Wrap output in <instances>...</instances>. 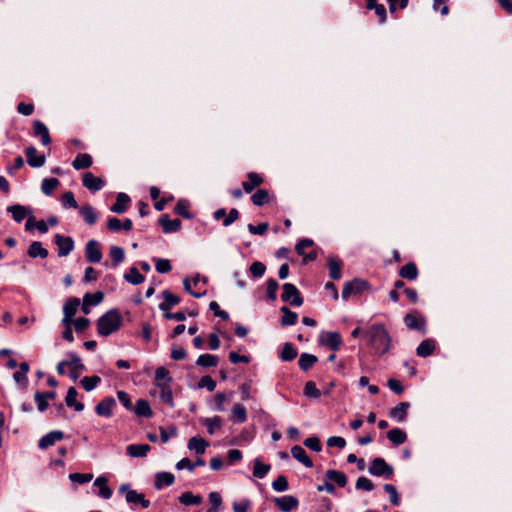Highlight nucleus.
<instances>
[{"mask_svg":"<svg viewBox=\"0 0 512 512\" xmlns=\"http://www.w3.org/2000/svg\"><path fill=\"white\" fill-rule=\"evenodd\" d=\"M27 255L30 258H41L45 259L48 257L49 253L46 248L43 247L42 243L39 241H34L30 244L27 250Z\"/></svg>","mask_w":512,"mask_h":512,"instance_id":"nucleus-17","label":"nucleus"},{"mask_svg":"<svg viewBox=\"0 0 512 512\" xmlns=\"http://www.w3.org/2000/svg\"><path fill=\"white\" fill-rule=\"evenodd\" d=\"M69 479L72 482H76L78 484L88 483L93 479V475L90 473L82 474V473H71L69 475Z\"/></svg>","mask_w":512,"mask_h":512,"instance_id":"nucleus-63","label":"nucleus"},{"mask_svg":"<svg viewBox=\"0 0 512 512\" xmlns=\"http://www.w3.org/2000/svg\"><path fill=\"white\" fill-rule=\"evenodd\" d=\"M132 411H134L137 416L146 418H150L153 415L149 402L144 399L137 400L136 406L135 408L133 407Z\"/></svg>","mask_w":512,"mask_h":512,"instance_id":"nucleus-28","label":"nucleus"},{"mask_svg":"<svg viewBox=\"0 0 512 512\" xmlns=\"http://www.w3.org/2000/svg\"><path fill=\"white\" fill-rule=\"evenodd\" d=\"M280 311L283 314L282 319H281V324L283 326L296 324L297 319H298V314L296 312L291 311L286 306H282L280 308Z\"/></svg>","mask_w":512,"mask_h":512,"instance_id":"nucleus-41","label":"nucleus"},{"mask_svg":"<svg viewBox=\"0 0 512 512\" xmlns=\"http://www.w3.org/2000/svg\"><path fill=\"white\" fill-rule=\"evenodd\" d=\"M387 438L395 445H400V444H403L406 439H407V436H406V433L399 429V428H394V429H391L388 433H387Z\"/></svg>","mask_w":512,"mask_h":512,"instance_id":"nucleus-42","label":"nucleus"},{"mask_svg":"<svg viewBox=\"0 0 512 512\" xmlns=\"http://www.w3.org/2000/svg\"><path fill=\"white\" fill-rule=\"evenodd\" d=\"M85 257L90 263H99L102 259V251L98 241L91 239L85 245Z\"/></svg>","mask_w":512,"mask_h":512,"instance_id":"nucleus-7","label":"nucleus"},{"mask_svg":"<svg viewBox=\"0 0 512 512\" xmlns=\"http://www.w3.org/2000/svg\"><path fill=\"white\" fill-rule=\"evenodd\" d=\"M281 299L284 302H289L290 305L295 307H299L303 304V298L301 297L299 290L291 283H285L283 285Z\"/></svg>","mask_w":512,"mask_h":512,"instance_id":"nucleus-4","label":"nucleus"},{"mask_svg":"<svg viewBox=\"0 0 512 512\" xmlns=\"http://www.w3.org/2000/svg\"><path fill=\"white\" fill-rule=\"evenodd\" d=\"M304 395L309 398L317 399L321 396V392L313 381H308L304 386Z\"/></svg>","mask_w":512,"mask_h":512,"instance_id":"nucleus-53","label":"nucleus"},{"mask_svg":"<svg viewBox=\"0 0 512 512\" xmlns=\"http://www.w3.org/2000/svg\"><path fill=\"white\" fill-rule=\"evenodd\" d=\"M179 501L186 506L199 505L202 503V497L200 495H193L191 492H184L179 497Z\"/></svg>","mask_w":512,"mask_h":512,"instance_id":"nucleus-49","label":"nucleus"},{"mask_svg":"<svg viewBox=\"0 0 512 512\" xmlns=\"http://www.w3.org/2000/svg\"><path fill=\"white\" fill-rule=\"evenodd\" d=\"M7 212L12 214L13 219L17 223H21L25 217L31 213V210L25 206L15 204L7 207Z\"/></svg>","mask_w":512,"mask_h":512,"instance_id":"nucleus-18","label":"nucleus"},{"mask_svg":"<svg viewBox=\"0 0 512 512\" xmlns=\"http://www.w3.org/2000/svg\"><path fill=\"white\" fill-rule=\"evenodd\" d=\"M108 479L105 476H99L94 481V486L99 488L98 496L103 499H109L112 496V490L107 486Z\"/></svg>","mask_w":512,"mask_h":512,"instance_id":"nucleus-26","label":"nucleus"},{"mask_svg":"<svg viewBox=\"0 0 512 512\" xmlns=\"http://www.w3.org/2000/svg\"><path fill=\"white\" fill-rule=\"evenodd\" d=\"M100 381L101 379L98 376H86L81 380V384L86 391H91L100 383Z\"/></svg>","mask_w":512,"mask_h":512,"instance_id":"nucleus-55","label":"nucleus"},{"mask_svg":"<svg viewBox=\"0 0 512 512\" xmlns=\"http://www.w3.org/2000/svg\"><path fill=\"white\" fill-rule=\"evenodd\" d=\"M270 468L269 464H263L259 458H256L254 460L253 476L262 479L268 474Z\"/></svg>","mask_w":512,"mask_h":512,"instance_id":"nucleus-45","label":"nucleus"},{"mask_svg":"<svg viewBox=\"0 0 512 512\" xmlns=\"http://www.w3.org/2000/svg\"><path fill=\"white\" fill-rule=\"evenodd\" d=\"M297 357V350L291 343H285L279 354V358L282 361H292Z\"/></svg>","mask_w":512,"mask_h":512,"instance_id":"nucleus-46","label":"nucleus"},{"mask_svg":"<svg viewBox=\"0 0 512 512\" xmlns=\"http://www.w3.org/2000/svg\"><path fill=\"white\" fill-rule=\"evenodd\" d=\"M160 439L162 443H166L169 441L171 437L177 435V429L174 426H170L168 428L160 427Z\"/></svg>","mask_w":512,"mask_h":512,"instance_id":"nucleus-60","label":"nucleus"},{"mask_svg":"<svg viewBox=\"0 0 512 512\" xmlns=\"http://www.w3.org/2000/svg\"><path fill=\"white\" fill-rule=\"evenodd\" d=\"M404 323L406 327L410 330H417L420 331L422 334H425V325L426 321L425 318L418 312V311H412L410 313H407L404 316Z\"/></svg>","mask_w":512,"mask_h":512,"instance_id":"nucleus-5","label":"nucleus"},{"mask_svg":"<svg viewBox=\"0 0 512 512\" xmlns=\"http://www.w3.org/2000/svg\"><path fill=\"white\" fill-rule=\"evenodd\" d=\"M83 298L85 304H89L90 306H96L103 301L104 294L101 291H97L95 293H86Z\"/></svg>","mask_w":512,"mask_h":512,"instance_id":"nucleus-52","label":"nucleus"},{"mask_svg":"<svg viewBox=\"0 0 512 512\" xmlns=\"http://www.w3.org/2000/svg\"><path fill=\"white\" fill-rule=\"evenodd\" d=\"M200 422L202 425L206 427L207 432L210 435H213L216 432V430L220 429L222 426V418L219 416L203 418L200 420Z\"/></svg>","mask_w":512,"mask_h":512,"instance_id":"nucleus-31","label":"nucleus"},{"mask_svg":"<svg viewBox=\"0 0 512 512\" xmlns=\"http://www.w3.org/2000/svg\"><path fill=\"white\" fill-rule=\"evenodd\" d=\"M92 157L87 153H79L74 161L72 162V166L76 170L86 169L92 165Z\"/></svg>","mask_w":512,"mask_h":512,"instance_id":"nucleus-32","label":"nucleus"},{"mask_svg":"<svg viewBox=\"0 0 512 512\" xmlns=\"http://www.w3.org/2000/svg\"><path fill=\"white\" fill-rule=\"evenodd\" d=\"M410 404L408 402H400L397 406L390 410L389 416L399 422L406 419Z\"/></svg>","mask_w":512,"mask_h":512,"instance_id":"nucleus-22","label":"nucleus"},{"mask_svg":"<svg viewBox=\"0 0 512 512\" xmlns=\"http://www.w3.org/2000/svg\"><path fill=\"white\" fill-rule=\"evenodd\" d=\"M267 297L269 300L271 301H275L276 300V292L279 288V284L278 282L273 279V278H270L267 280Z\"/></svg>","mask_w":512,"mask_h":512,"instance_id":"nucleus-59","label":"nucleus"},{"mask_svg":"<svg viewBox=\"0 0 512 512\" xmlns=\"http://www.w3.org/2000/svg\"><path fill=\"white\" fill-rule=\"evenodd\" d=\"M320 342L330 347L332 350L337 351L343 341L338 332H325L321 335Z\"/></svg>","mask_w":512,"mask_h":512,"instance_id":"nucleus-12","label":"nucleus"},{"mask_svg":"<svg viewBox=\"0 0 512 512\" xmlns=\"http://www.w3.org/2000/svg\"><path fill=\"white\" fill-rule=\"evenodd\" d=\"M355 488L357 490L372 491L374 489V484L370 479L361 476L357 479Z\"/></svg>","mask_w":512,"mask_h":512,"instance_id":"nucleus-58","label":"nucleus"},{"mask_svg":"<svg viewBox=\"0 0 512 512\" xmlns=\"http://www.w3.org/2000/svg\"><path fill=\"white\" fill-rule=\"evenodd\" d=\"M79 305H80V300L76 297H71L65 302V304L63 306V313L66 316L73 317L76 314Z\"/></svg>","mask_w":512,"mask_h":512,"instance_id":"nucleus-47","label":"nucleus"},{"mask_svg":"<svg viewBox=\"0 0 512 512\" xmlns=\"http://www.w3.org/2000/svg\"><path fill=\"white\" fill-rule=\"evenodd\" d=\"M115 406L116 400L113 397H107L96 405L95 412L99 416L108 418L112 416V410Z\"/></svg>","mask_w":512,"mask_h":512,"instance_id":"nucleus-13","label":"nucleus"},{"mask_svg":"<svg viewBox=\"0 0 512 512\" xmlns=\"http://www.w3.org/2000/svg\"><path fill=\"white\" fill-rule=\"evenodd\" d=\"M247 179V181L242 183V187L246 193H251L256 187L263 183V178L254 172L248 173Z\"/></svg>","mask_w":512,"mask_h":512,"instance_id":"nucleus-20","label":"nucleus"},{"mask_svg":"<svg viewBox=\"0 0 512 512\" xmlns=\"http://www.w3.org/2000/svg\"><path fill=\"white\" fill-rule=\"evenodd\" d=\"M33 132H34L35 136L41 137V142L43 145H49L51 143V138L49 135L48 128L41 121H39V120L34 121Z\"/></svg>","mask_w":512,"mask_h":512,"instance_id":"nucleus-16","label":"nucleus"},{"mask_svg":"<svg viewBox=\"0 0 512 512\" xmlns=\"http://www.w3.org/2000/svg\"><path fill=\"white\" fill-rule=\"evenodd\" d=\"M208 442L205 441L201 437H192L188 441V448L190 450H194L197 454H204L206 448L208 447Z\"/></svg>","mask_w":512,"mask_h":512,"instance_id":"nucleus-34","label":"nucleus"},{"mask_svg":"<svg viewBox=\"0 0 512 512\" xmlns=\"http://www.w3.org/2000/svg\"><path fill=\"white\" fill-rule=\"evenodd\" d=\"M148 444H131L127 446V454L131 457H144L150 451Z\"/></svg>","mask_w":512,"mask_h":512,"instance_id":"nucleus-33","label":"nucleus"},{"mask_svg":"<svg viewBox=\"0 0 512 512\" xmlns=\"http://www.w3.org/2000/svg\"><path fill=\"white\" fill-rule=\"evenodd\" d=\"M275 505L282 512H291L296 509L299 505L298 499L292 495H286L279 498H275Z\"/></svg>","mask_w":512,"mask_h":512,"instance_id":"nucleus-10","label":"nucleus"},{"mask_svg":"<svg viewBox=\"0 0 512 512\" xmlns=\"http://www.w3.org/2000/svg\"><path fill=\"white\" fill-rule=\"evenodd\" d=\"M269 200V193L266 189L257 190L252 196L251 201L256 206H262Z\"/></svg>","mask_w":512,"mask_h":512,"instance_id":"nucleus-51","label":"nucleus"},{"mask_svg":"<svg viewBox=\"0 0 512 512\" xmlns=\"http://www.w3.org/2000/svg\"><path fill=\"white\" fill-rule=\"evenodd\" d=\"M291 454L293 458L302 463L305 467L311 468L313 466L312 460L308 457L306 451L299 445H295L291 448Z\"/></svg>","mask_w":512,"mask_h":512,"instance_id":"nucleus-21","label":"nucleus"},{"mask_svg":"<svg viewBox=\"0 0 512 512\" xmlns=\"http://www.w3.org/2000/svg\"><path fill=\"white\" fill-rule=\"evenodd\" d=\"M124 279L133 285H139L145 280L144 276L136 267H131L129 272L124 275Z\"/></svg>","mask_w":512,"mask_h":512,"instance_id":"nucleus-44","label":"nucleus"},{"mask_svg":"<svg viewBox=\"0 0 512 512\" xmlns=\"http://www.w3.org/2000/svg\"><path fill=\"white\" fill-rule=\"evenodd\" d=\"M122 325V317L115 309L109 310L97 320V331L101 336H109L118 331Z\"/></svg>","mask_w":512,"mask_h":512,"instance_id":"nucleus-2","label":"nucleus"},{"mask_svg":"<svg viewBox=\"0 0 512 512\" xmlns=\"http://www.w3.org/2000/svg\"><path fill=\"white\" fill-rule=\"evenodd\" d=\"M120 493H125L126 501L130 504H139L144 494L138 493L136 490L130 489L128 484H122L119 487Z\"/></svg>","mask_w":512,"mask_h":512,"instance_id":"nucleus-24","label":"nucleus"},{"mask_svg":"<svg viewBox=\"0 0 512 512\" xmlns=\"http://www.w3.org/2000/svg\"><path fill=\"white\" fill-rule=\"evenodd\" d=\"M384 490L389 494L391 504L394 506H398L400 504V497L396 490V487L392 484H385Z\"/></svg>","mask_w":512,"mask_h":512,"instance_id":"nucleus-57","label":"nucleus"},{"mask_svg":"<svg viewBox=\"0 0 512 512\" xmlns=\"http://www.w3.org/2000/svg\"><path fill=\"white\" fill-rule=\"evenodd\" d=\"M64 434L62 431L54 430L44 435L38 443L40 449H46L55 444V442L62 440Z\"/></svg>","mask_w":512,"mask_h":512,"instance_id":"nucleus-14","label":"nucleus"},{"mask_svg":"<svg viewBox=\"0 0 512 512\" xmlns=\"http://www.w3.org/2000/svg\"><path fill=\"white\" fill-rule=\"evenodd\" d=\"M196 364L201 367H215L218 364V357L212 354H202L196 360Z\"/></svg>","mask_w":512,"mask_h":512,"instance_id":"nucleus-48","label":"nucleus"},{"mask_svg":"<svg viewBox=\"0 0 512 512\" xmlns=\"http://www.w3.org/2000/svg\"><path fill=\"white\" fill-rule=\"evenodd\" d=\"M159 224L162 226L163 232L166 234L177 232L181 227V221L179 219L171 220L167 214H163L160 217Z\"/></svg>","mask_w":512,"mask_h":512,"instance_id":"nucleus-15","label":"nucleus"},{"mask_svg":"<svg viewBox=\"0 0 512 512\" xmlns=\"http://www.w3.org/2000/svg\"><path fill=\"white\" fill-rule=\"evenodd\" d=\"M231 420L236 423H244L247 420V410L242 404H235L231 411Z\"/></svg>","mask_w":512,"mask_h":512,"instance_id":"nucleus-37","label":"nucleus"},{"mask_svg":"<svg viewBox=\"0 0 512 512\" xmlns=\"http://www.w3.org/2000/svg\"><path fill=\"white\" fill-rule=\"evenodd\" d=\"M393 467L386 463L383 458H374L368 468V472L377 477H384L390 479L393 475Z\"/></svg>","mask_w":512,"mask_h":512,"instance_id":"nucleus-3","label":"nucleus"},{"mask_svg":"<svg viewBox=\"0 0 512 512\" xmlns=\"http://www.w3.org/2000/svg\"><path fill=\"white\" fill-rule=\"evenodd\" d=\"M59 184L60 182L57 178H45L42 180L41 190L45 195H50Z\"/></svg>","mask_w":512,"mask_h":512,"instance_id":"nucleus-50","label":"nucleus"},{"mask_svg":"<svg viewBox=\"0 0 512 512\" xmlns=\"http://www.w3.org/2000/svg\"><path fill=\"white\" fill-rule=\"evenodd\" d=\"M249 270L254 277L259 278L264 275L266 267L262 262L255 261L251 264Z\"/></svg>","mask_w":512,"mask_h":512,"instance_id":"nucleus-64","label":"nucleus"},{"mask_svg":"<svg viewBox=\"0 0 512 512\" xmlns=\"http://www.w3.org/2000/svg\"><path fill=\"white\" fill-rule=\"evenodd\" d=\"M25 155L27 157V163L33 168L42 167L45 164L46 157L44 154H37V150L34 146H29L25 149Z\"/></svg>","mask_w":512,"mask_h":512,"instance_id":"nucleus-11","label":"nucleus"},{"mask_svg":"<svg viewBox=\"0 0 512 512\" xmlns=\"http://www.w3.org/2000/svg\"><path fill=\"white\" fill-rule=\"evenodd\" d=\"M162 296L164 298V302L160 303L159 304V309L161 311H168L170 310L173 306L179 304L180 302V298L174 294H172L170 291L168 290H164L162 292Z\"/></svg>","mask_w":512,"mask_h":512,"instance_id":"nucleus-23","label":"nucleus"},{"mask_svg":"<svg viewBox=\"0 0 512 512\" xmlns=\"http://www.w3.org/2000/svg\"><path fill=\"white\" fill-rule=\"evenodd\" d=\"M109 256L111 258L113 266L116 267L124 261V258H125L124 249L119 246H111L110 251H109Z\"/></svg>","mask_w":512,"mask_h":512,"instance_id":"nucleus-43","label":"nucleus"},{"mask_svg":"<svg viewBox=\"0 0 512 512\" xmlns=\"http://www.w3.org/2000/svg\"><path fill=\"white\" fill-rule=\"evenodd\" d=\"M198 388H206L208 391L212 392L216 388V382L209 375H205L199 380Z\"/></svg>","mask_w":512,"mask_h":512,"instance_id":"nucleus-62","label":"nucleus"},{"mask_svg":"<svg viewBox=\"0 0 512 512\" xmlns=\"http://www.w3.org/2000/svg\"><path fill=\"white\" fill-rule=\"evenodd\" d=\"M369 346L379 355L386 354L390 348L392 339L383 324H373L365 332Z\"/></svg>","mask_w":512,"mask_h":512,"instance_id":"nucleus-1","label":"nucleus"},{"mask_svg":"<svg viewBox=\"0 0 512 512\" xmlns=\"http://www.w3.org/2000/svg\"><path fill=\"white\" fill-rule=\"evenodd\" d=\"M325 476L327 480L335 482L339 487H345L347 484V477L341 471L329 469L326 471Z\"/></svg>","mask_w":512,"mask_h":512,"instance_id":"nucleus-30","label":"nucleus"},{"mask_svg":"<svg viewBox=\"0 0 512 512\" xmlns=\"http://www.w3.org/2000/svg\"><path fill=\"white\" fill-rule=\"evenodd\" d=\"M55 244L58 246V256L65 257L74 249V241L71 237L56 234L54 236Z\"/></svg>","mask_w":512,"mask_h":512,"instance_id":"nucleus-8","label":"nucleus"},{"mask_svg":"<svg viewBox=\"0 0 512 512\" xmlns=\"http://www.w3.org/2000/svg\"><path fill=\"white\" fill-rule=\"evenodd\" d=\"M61 202L66 208H78V203L75 200L74 194L71 191H68L62 195Z\"/></svg>","mask_w":512,"mask_h":512,"instance_id":"nucleus-56","label":"nucleus"},{"mask_svg":"<svg viewBox=\"0 0 512 512\" xmlns=\"http://www.w3.org/2000/svg\"><path fill=\"white\" fill-rule=\"evenodd\" d=\"M130 202V197L125 193H119L116 202L110 207V210L117 214H122L127 210V204Z\"/></svg>","mask_w":512,"mask_h":512,"instance_id":"nucleus-25","label":"nucleus"},{"mask_svg":"<svg viewBox=\"0 0 512 512\" xmlns=\"http://www.w3.org/2000/svg\"><path fill=\"white\" fill-rule=\"evenodd\" d=\"M161 389V392H160V400L167 404L169 407H173L174 406V402H173V393H172V390L169 388V387H162L160 388Z\"/></svg>","mask_w":512,"mask_h":512,"instance_id":"nucleus-61","label":"nucleus"},{"mask_svg":"<svg viewBox=\"0 0 512 512\" xmlns=\"http://www.w3.org/2000/svg\"><path fill=\"white\" fill-rule=\"evenodd\" d=\"M82 184L91 192H97L104 187L105 181L100 177L94 176L91 172H86L83 175Z\"/></svg>","mask_w":512,"mask_h":512,"instance_id":"nucleus-9","label":"nucleus"},{"mask_svg":"<svg viewBox=\"0 0 512 512\" xmlns=\"http://www.w3.org/2000/svg\"><path fill=\"white\" fill-rule=\"evenodd\" d=\"M175 477L170 472H158L155 475L154 486L157 490H161L164 486H170L174 483Z\"/></svg>","mask_w":512,"mask_h":512,"instance_id":"nucleus-19","label":"nucleus"},{"mask_svg":"<svg viewBox=\"0 0 512 512\" xmlns=\"http://www.w3.org/2000/svg\"><path fill=\"white\" fill-rule=\"evenodd\" d=\"M288 481L284 475H279L273 482L272 488L277 492H284L288 489Z\"/></svg>","mask_w":512,"mask_h":512,"instance_id":"nucleus-54","label":"nucleus"},{"mask_svg":"<svg viewBox=\"0 0 512 512\" xmlns=\"http://www.w3.org/2000/svg\"><path fill=\"white\" fill-rule=\"evenodd\" d=\"M318 358L310 353H302L298 360V365L302 371H308L315 363Z\"/></svg>","mask_w":512,"mask_h":512,"instance_id":"nucleus-38","label":"nucleus"},{"mask_svg":"<svg viewBox=\"0 0 512 512\" xmlns=\"http://www.w3.org/2000/svg\"><path fill=\"white\" fill-rule=\"evenodd\" d=\"M329 275L333 280L341 278V261L334 257L328 258Z\"/></svg>","mask_w":512,"mask_h":512,"instance_id":"nucleus-40","label":"nucleus"},{"mask_svg":"<svg viewBox=\"0 0 512 512\" xmlns=\"http://www.w3.org/2000/svg\"><path fill=\"white\" fill-rule=\"evenodd\" d=\"M435 349V341L432 339H426L422 341L416 349V353L420 357L430 356Z\"/></svg>","mask_w":512,"mask_h":512,"instance_id":"nucleus-36","label":"nucleus"},{"mask_svg":"<svg viewBox=\"0 0 512 512\" xmlns=\"http://www.w3.org/2000/svg\"><path fill=\"white\" fill-rule=\"evenodd\" d=\"M399 275L402 278L408 279V280H415L418 276V269L413 262H409L405 264L399 271Z\"/></svg>","mask_w":512,"mask_h":512,"instance_id":"nucleus-39","label":"nucleus"},{"mask_svg":"<svg viewBox=\"0 0 512 512\" xmlns=\"http://www.w3.org/2000/svg\"><path fill=\"white\" fill-rule=\"evenodd\" d=\"M368 288V282L359 278L346 282L342 290V298L347 300L351 295H356Z\"/></svg>","mask_w":512,"mask_h":512,"instance_id":"nucleus-6","label":"nucleus"},{"mask_svg":"<svg viewBox=\"0 0 512 512\" xmlns=\"http://www.w3.org/2000/svg\"><path fill=\"white\" fill-rule=\"evenodd\" d=\"M172 378L170 377L169 371L165 367H158L155 371V384L157 387L162 388L166 387V383L170 382Z\"/></svg>","mask_w":512,"mask_h":512,"instance_id":"nucleus-35","label":"nucleus"},{"mask_svg":"<svg viewBox=\"0 0 512 512\" xmlns=\"http://www.w3.org/2000/svg\"><path fill=\"white\" fill-rule=\"evenodd\" d=\"M79 214L83 217L85 223L88 225H94L98 220L95 209L90 205L82 206L79 210Z\"/></svg>","mask_w":512,"mask_h":512,"instance_id":"nucleus-29","label":"nucleus"},{"mask_svg":"<svg viewBox=\"0 0 512 512\" xmlns=\"http://www.w3.org/2000/svg\"><path fill=\"white\" fill-rule=\"evenodd\" d=\"M78 395L75 387H70L65 397V403L68 407H73L76 411L80 412L84 409V404L76 400Z\"/></svg>","mask_w":512,"mask_h":512,"instance_id":"nucleus-27","label":"nucleus"}]
</instances>
